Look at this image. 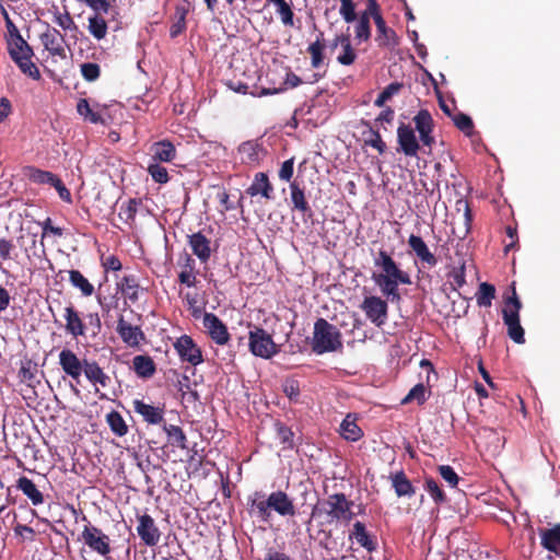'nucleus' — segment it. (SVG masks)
<instances>
[{"label": "nucleus", "mask_w": 560, "mask_h": 560, "mask_svg": "<svg viewBox=\"0 0 560 560\" xmlns=\"http://www.w3.org/2000/svg\"><path fill=\"white\" fill-rule=\"evenodd\" d=\"M174 349L183 362H188L194 366L203 362L201 349L188 335L177 338L174 342Z\"/></svg>", "instance_id": "obj_7"}, {"label": "nucleus", "mask_w": 560, "mask_h": 560, "mask_svg": "<svg viewBox=\"0 0 560 560\" xmlns=\"http://www.w3.org/2000/svg\"><path fill=\"white\" fill-rule=\"evenodd\" d=\"M289 188L292 211L300 212L304 221L311 220L314 212L306 199L304 188L296 180L291 182Z\"/></svg>", "instance_id": "obj_13"}, {"label": "nucleus", "mask_w": 560, "mask_h": 560, "mask_svg": "<svg viewBox=\"0 0 560 560\" xmlns=\"http://www.w3.org/2000/svg\"><path fill=\"white\" fill-rule=\"evenodd\" d=\"M39 39L51 56L66 58L65 35L60 31L46 24V31L39 35Z\"/></svg>", "instance_id": "obj_11"}, {"label": "nucleus", "mask_w": 560, "mask_h": 560, "mask_svg": "<svg viewBox=\"0 0 560 560\" xmlns=\"http://www.w3.org/2000/svg\"><path fill=\"white\" fill-rule=\"evenodd\" d=\"M8 51L12 60H14V57L34 56L32 47L22 36L9 38Z\"/></svg>", "instance_id": "obj_37"}, {"label": "nucleus", "mask_w": 560, "mask_h": 560, "mask_svg": "<svg viewBox=\"0 0 560 560\" xmlns=\"http://www.w3.org/2000/svg\"><path fill=\"white\" fill-rule=\"evenodd\" d=\"M88 30L95 39L101 40L107 35V22L100 13H95L89 18Z\"/></svg>", "instance_id": "obj_40"}, {"label": "nucleus", "mask_w": 560, "mask_h": 560, "mask_svg": "<svg viewBox=\"0 0 560 560\" xmlns=\"http://www.w3.org/2000/svg\"><path fill=\"white\" fill-rule=\"evenodd\" d=\"M369 11L376 25L375 42L377 43V46L382 48H394L397 46L398 37L393 28L387 27L385 20L380 13V7L377 5L376 10Z\"/></svg>", "instance_id": "obj_8"}, {"label": "nucleus", "mask_w": 560, "mask_h": 560, "mask_svg": "<svg viewBox=\"0 0 560 560\" xmlns=\"http://www.w3.org/2000/svg\"><path fill=\"white\" fill-rule=\"evenodd\" d=\"M106 422L115 435L125 436L128 433V425L118 411L112 410L108 412L106 415Z\"/></svg>", "instance_id": "obj_42"}, {"label": "nucleus", "mask_w": 560, "mask_h": 560, "mask_svg": "<svg viewBox=\"0 0 560 560\" xmlns=\"http://www.w3.org/2000/svg\"><path fill=\"white\" fill-rule=\"evenodd\" d=\"M77 112L80 116H82L85 120L92 124H104L105 120L102 115L97 112H94L88 100L80 98L77 103Z\"/></svg>", "instance_id": "obj_44"}, {"label": "nucleus", "mask_w": 560, "mask_h": 560, "mask_svg": "<svg viewBox=\"0 0 560 560\" xmlns=\"http://www.w3.org/2000/svg\"><path fill=\"white\" fill-rule=\"evenodd\" d=\"M27 177L28 179L38 185H49L52 186L55 180H57L58 176L49 171H43L37 167L31 166L27 168Z\"/></svg>", "instance_id": "obj_41"}, {"label": "nucleus", "mask_w": 560, "mask_h": 560, "mask_svg": "<svg viewBox=\"0 0 560 560\" xmlns=\"http://www.w3.org/2000/svg\"><path fill=\"white\" fill-rule=\"evenodd\" d=\"M241 162L248 165L258 164L265 151L260 144L255 141L243 142L238 147Z\"/></svg>", "instance_id": "obj_29"}, {"label": "nucleus", "mask_w": 560, "mask_h": 560, "mask_svg": "<svg viewBox=\"0 0 560 560\" xmlns=\"http://www.w3.org/2000/svg\"><path fill=\"white\" fill-rule=\"evenodd\" d=\"M69 273V282L72 287L78 289L82 296L89 298L94 293V285L89 281L84 275L77 269H72L68 271Z\"/></svg>", "instance_id": "obj_36"}, {"label": "nucleus", "mask_w": 560, "mask_h": 560, "mask_svg": "<svg viewBox=\"0 0 560 560\" xmlns=\"http://www.w3.org/2000/svg\"><path fill=\"white\" fill-rule=\"evenodd\" d=\"M512 295L505 298L504 307L502 310V317L504 324L517 323L520 322V311L522 308V303L516 294L515 285L511 287Z\"/></svg>", "instance_id": "obj_26"}, {"label": "nucleus", "mask_w": 560, "mask_h": 560, "mask_svg": "<svg viewBox=\"0 0 560 560\" xmlns=\"http://www.w3.org/2000/svg\"><path fill=\"white\" fill-rule=\"evenodd\" d=\"M151 152L153 163H168L176 158V149L174 144L168 140L154 142L151 145Z\"/></svg>", "instance_id": "obj_27"}, {"label": "nucleus", "mask_w": 560, "mask_h": 560, "mask_svg": "<svg viewBox=\"0 0 560 560\" xmlns=\"http://www.w3.org/2000/svg\"><path fill=\"white\" fill-rule=\"evenodd\" d=\"M397 142L399 148L398 152L404 153L406 156L415 158L420 150L419 141L416 137L415 130L410 125L401 122L397 128Z\"/></svg>", "instance_id": "obj_9"}, {"label": "nucleus", "mask_w": 560, "mask_h": 560, "mask_svg": "<svg viewBox=\"0 0 560 560\" xmlns=\"http://www.w3.org/2000/svg\"><path fill=\"white\" fill-rule=\"evenodd\" d=\"M323 37L324 34L320 32L316 40L307 47V52L311 55V65L313 68H319L324 62V50L326 45Z\"/></svg>", "instance_id": "obj_39"}, {"label": "nucleus", "mask_w": 560, "mask_h": 560, "mask_svg": "<svg viewBox=\"0 0 560 560\" xmlns=\"http://www.w3.org/2000/svg\"><path fill=\"white\" fill-rule=\"evenodd\" d=\"M342 52L337 57V61L342 66H351L357 59V52L350 40V35L341 39Z\"/></svg>", "instance_id": "obj_46"}, {"label": "nucleus", "mask_w": 560, "mask_h": 560, "mask_svg": "<svg viewBox=\"0 0 560 560\" xmlns=\"http://www.w3.org/2000/svg\"><path fill=\"white\" fill-rule=\"evenodd\" d=\"M373 264L380 271L372 273V280L380 288L382 294L390 301H399V284H411V278L408 272L404 271L398 262L395 261L392 254L386 249H378L373 253Z\"/></svg>", "instance_id": "obj_1"}, {"label": "nucleus", "mask_w": 560, "mask_h": 560, "mask_svg": "<svg viewBox=\"0 0 560 560\" xmlns=\"http://www.w3.org/2000/svg\"><path fill=\"white\" fill-rule=\"evenodd\" d=\"M452 120L455 127L465 136L471 137L474 135V121L468 115L464 113H457L452 116Z\"/></svg>", "instance_id": "obj_48"}, {"label": "nucleus", "mask_w": 560, "mask_h": 560, "mask_svg": "<svg viewBox=\"0 0 560 560\" xmlns=\"http://www.w3.org/2000/svg\"><path fill=\"white\" fill-rule=\"evenodd\" d=\"M360 307L375 326L382 327L386 323L388 304L382 298L376 295L365 296Z\"/></svg>", "instance_id": "obj_6"}, {"label": "nucleus", "mask_w": 560, "mask_h": 560, "mask_svg": "<svg viewBox=\"0 0 560 560\" xmlns=\"http://www.w3.org/2000/svg\"><path fill=\"white\" fill-rule=\"evenodd\" d=\"M54 22L65 31H72L78 28L73 18L68 11H65V13L56 11L54 13Z\"/></svg>", "instance_id": "obj_58"}, {"label": "nucleus", "mask_w": 560, "mask_h": 560, "mask_svg": "<svg viewBox=\"0 0 560 560\" xmlns=\"http://www.w3.org/2000/svg\"><path fill=\"white\" fill-rule=\"evenodd\" d=\"M416 130L419 132L420 141L423 145L431 148L435 142L432 136L434 121L428 109H420L413 117Z\"/></svg>", "instance_id": "obj_12"}, {"label": "nucleus", "mask_w": 560, "mask_h": 560, "mask_svg": "<svg viewBox=\"0 0 560 560\" xmlns=\"http://www.w3.org/2000/svg\"><path fill=\"white\" fill-rule=\"evenodd\" d=\"M137 533L147 546L153 547L160 541L161 533L149 514L138 516Z\"/></svg>", "instance_id": "obj_14"}, {"label": "nucleus", "mask_w": 560, "mask_h": 560, "mask_svg": "<svg viewBox=\"0 0 560 560\" xmlns=\"http://www.w3.org/2000/svg\"><path fill=\"white\" fill-rule=\"evenodd\" d=\"M341 348L342 341L339 329L325 318H318L314 324L312 351L316 354H323Z\"/></svg>", "instance_id": "obj_3"}, {"label": "nucleus", "mask_w": 560, "mask_h": 560, "mask_svg": "<svg viewBox=\"0 0 560 560\" xmlns=\"http://www.w3.org/2000/svg\"><path fill=\"white\" fill-rule=\"evenodd\" d=\"M390 481L397 497L411 498L415 495L416 489L402 470L393 474Z\"/></svg>", "instance_id": "obj_32"}, {"label": "nucleus", "mask_w": 560, "mask_h": 560, "mask_svg": "<svg viewBox=\"0 0 560 560\" xmlns=\"http://www.w3.org/2000/svg\"><path fill=\"white\" fill-rule=\"evenodd\" d=\"M138 201L136 199H129L126 205L120 208L119 217L126 222H133L137 214Z\"/></svg>", "instance_id": "obj_60"}, {"label": "nucleus", "mask_w": 560, "mask_h": 560, "mask_svg": "<svg viewBox=\"0 0 560 560\" xmlns=\"http://www.w3.org/2000/svg\"><path fill=\"white\" fill-rule=\"evenodd\" d=\"M81 74L88 82L96 81L101 75V68L95 62H84L80 66Z\"/></svg>", "instance_id": "obj_55"}, {"label": "nucleus", "mask_w": 560, "mask_h": 560, "mask_svg": "<svg viewBox=\"0 0 560 560\" xmlns=\"http://www.w3.org/2000/svg\"><path fill=\"white\" fill-rule=\"evenodd\" d=\"M63 318L66 320L65 329L67 334L73 338L85 336L86 325L79 311L72 304L65 307Z\"/></svg>", "instance_id": "obj_16"}, {"label": "nucleus", "mask_w": 560, "mask_h": 560, "mask_svg": "<svg viewBox=\"0 0 560 560\" xmlns=\"http://www.w3.org/2000/svg\"><path fill=\"white\" fill-rule=\"evenodd\" d=\"M402 88V83L392 82L388 84L376 97L374 105L376 107H383L385 103L397 94Z\"/></svg>", "instance_id": "obj_51"}, {"label": "nucleus", "mask_w": 560, "mask_h": 560, "mask_svg": "<svg viewBox=\"0 0 560 560\" xmlns=\"http://www.w3.org/2000/svg\"><path fill=\"white\" fill-rule=\"evenodd\" d=\"M424 489L431 495V498L436 504L440 505L446 501V495L444 491L440 488L436 480H434L432 477H427L424 479Z\"/></svg>", "instance_id": "obj_49"}, {"label": "nucleus", "mask_w": 560, "mask_h": 560, "mask_svg": "<svg viewBox=\"0 0 560 560\" xmlns=\"http://www.w3.org/2000/svg\"><path fill=\"white\" fill-rule=\"evenodd\" d=\"M495 298V288L493 284L488 282L480 283L476 293L478 306L489 307L492 304V300Z\"/></svg>", "instance_id": "obj_45"}, {"label": "nucleus", "mask_w": 560, "mask_h": 560, "mask_svg": "<svg viewBox=\"0 0 560 560\" xmlns=\"http://www.w3.org/2000/svg\"><path fill=\"white\" fill-rule=\"evenodd\" d=\"M85 377L94 385L98 384L102 387H107L110 383V377L103 371L96 361L83 360V370Z\"/></svg>", "instance_id": "obj_28"}, {"label": "nucleus", "mask_w": 560, "mask_h": 560, "mask_svg": "<svg viewBox=\"0 0 560 560\" xmlns=\"http://www.w3.org/2000/svg\"><path fill=\"white\" fill-rule=\"evenodd\" d=\"M371 36L370 15L368 12L361 14L355 25V38L366 42Z\"/></svg>", "instance_id": "obj_50"}, {"label": "nucleus", "mask_w": 560, "mask_h": 560, "mask_svg": "<svg viewBox=\"0 0 560 560\" xmlns=\"http://www.w3.org/2000/svg\"><path fill=\"white\" fill-rule=\"evenodd\" d=\"M340 434L347 441L355 442L361 439L363 432L351 415H347L340 424Z\"/></svg>", "instance_id": "obj_38"}, {"label": "nucleus", "mask_w": 560, "mask_h": 560, "mask_svg": "<svg viewBox=\"0 0 560 560\" xmlns=\"http://www.w3.org/2000/svg\"><path fill=\"white\" fill-rule=\"evenodd\" d=\"M408 246L416 257L421 261L423 267L433 268L438 265V258L429 249L421 236L411 234L408 238Z\"/></svg>", "instance_id": "obj_15"}, {"label": "nucleus", "mask_w": 560, "mask_h": 560, "mask_svg": "<svg viewBox=\"0 0 560 560\" xmlns=\"http://www.w3.org/2000/svg\"><path fill=\"white\" fill-rule=\"evenodd\" d=\"M427 388L422 383L415 385L408 395L401 400L402 404H408L416 400L419 405H422L427 400Z\"/></svg>", "instance_id": "obj_53"}, {"label": "nucleus", "mask_w": 560, "mask_h": 560, "mask_svg": "<svg viewBox=\"0 0 560 560\" xmlns=\"http://www.w3.org/2000/svg\"><path fill=\"white\" fill-rule=\"evenodd\" d=\"M135 373L141 378H150L156 371L155 363L150 355L139 354L132 359Z\"/></svg>", "instance_id": "obj_34"}, {"label": "nucleus", "mask_w": 560, "mask_h": 560, "mask_svg": "<svg viewBox=\"0 0 560 560\" xmlns=\"http://www.w3.org/2000/svg\"><path fill=\"white\" fill-rule=\"evenodd\" d=\"M38 365L36 362L28 358H24L20 362V370L18 373V377L21 383L27 385L31 388H35L39 383V378L37 377Z\"/></svg>", "instance_id": "obj_24"}, {"label": "nucleus", "mask_w": 560, "mask_h": 560, "mask_svg": "<svg viewBox=\"0 0 560 560\" xmlns=\"http://www.w3.org/2000/svg\"><path fill=\"white\" fill-rule=\"evenodd\" d=\"M81 539L92 551L102 557H107L110 553L109 537L90 522L84 526Z\"/></svg>", "instance_id": "obj_5"}, {"label": "nucleus", "mask_w": 560, "mask_h": 560, "mask_svg": "<svg viewBox=\"0 0 560 560\" xmlns=\"http://www.w3.org/2000/svg\"><path fill=\"white\" fill-rule=\"evenodd\" d=\"M539 535L541 538V546L555 553L560 552V523L556 524L552 528L540 529Z\"/></svg>", "instance_id": "obj_33"}, {"label": "nucleus", "mask_w": 560, "mask_h": 560, "mask_svg": "<svg viewBox=\"0 0 560 560\" xmlns=\"http://www.w3.org/2000/svg\"><path fill=\"white\" fill-rule=\"evenodd\" d=\"M133 410L149 424H161L164 421V407H155L141 399L133 400Z\"/></svg>", "instance_id": "obj_21"}, {"label": "nucleus", "mask_w": 560, "mask_h": 560, "mask_svg": "<svg viewBox=\"0 0 560 560\" xmlns=\"http://www.w3.org/2000/svg\"><path fill=\"white\" fill-rule=\"evenodd\" d=\"M264 497L261 492H255L254 498L248 499L249 513L255 514L262 522H268L271 517V509L268 498L264 499Z\"/></svg>", "instance_id": "obj_31"}, {"label": "nucleus", "mask_w": 560, "mask_h": 560, "mask_svg": "<svg viewBox=\"0 0 560 560\" xmlns=\"http://www.w3.org/2000/svg\"><path fill=\"white\" fill-rule=\"evenodd\" d=\"M368 132L370 138L364 139V144L376 149L380 154H383L386 151V143L383 141L378 130L370 128Z\"/></svg>", "instance_id": "obj_56"}, {"label": "nucleus", "mask_w": 560, "mask_h": 560, "mask_svg": "<svg viewBox=\"0 0 560 560\" xmlns=\"http://www.w3.org/2000/svg\"><path fill=\"white\" fill-rule=\"evenodd\" d=\"M349 539H354L358 545L366 549L369 552L374 551L377 547L375 538L370 535L365 525L360 521H357L353 524V528L349 534Z\"/></svg>", "instance_id": "obj_25"}, {"label": "nucleus", "mask_w": 560, "mask_h": 560, "mask_svg": "<svg viewBox=\"0 0 560 560\" xmlns=\"http://www.w3.org/2000/svg\"><path fill=\"white\" fill-rule=\"evenodd\" d=\"M439 472L441 475V477L451 486V487H456L458 481H459V477L458 475L455 472V470L453 469V467H451L450 465H441L439 466Z\"/></svg>", "instance_id": "obj_63"}, {"label": "nucleus", "mask_w": 560, "mask_h": 560, "mask_svg": "<svg viewBox=\"0 0 560 560\" xmlns=\"http://www.w3.org/2000/svg\"><path fill=\"white\" fill-rule=\"evenodd\" d=\"M15 487L32 502L34 506L42 505L45 502L43 492L32 479L21 476L16 480Z\"/></svg>", "instance_id": "obj_23"}, {"label": "nucleus", "mask_w": 560, "mask_h": 560, "mask_svg": "<svg viewBox=\"0 0 560 560\" xmlns=\"http://www.w3.org/2000/svg\"><path fill=\"white\" fill-rule=\"evenodd\" d=\"M277 438L282 444H287L289 447L293 446V432L284 423L277 421L275 423Z\"/></svg>", "instance_id": "obj_59"}, {"label": "nucleus", "mask_w": 560, "mask_h": 560, "mask_svg": "<svg viewBox=\"0 0 560 560\" xmlns=\"http://www.w3.org/2000/svg\"><path fill=\"white\" fill-rule=\"evenodd\" d=\"M340 14L347 23H351L357 19L355 5L352 0H340Z\"/></svg>", "instance_id": "obj_62"}, {"label": "nucleus", "mask_w": 560, "mask_h": 560, "mask_svg": "<svg viewBox=\"0 0 560 560\" xmlns=\"http://www.w3.org/2000/svg\"><path fill=\"white\" fill-rule=\"evenodd\" d=\"M188 244L194 255L198 257L201 262H207L212 254L211 240L201 232L188 235Z\"/></svg>", "instance_id": "obj_22"}, {"label": "nucleus", "mask_w": 560, "mask_h": 560, "mask_svg": "<svg viewBox=\"0 0 560 560\" xmlns=\"http://www.w3.org/2000/svg\"><path fill=\"white\" fill-rule=\"evenodd\" d=\"M277 8V13L280 16L281 22L285 26H293L294 25V13L293 10L285 0H272V3Z\"/></svg>", "instance_id": "obj_47"}, {"label": "nucleus", "mask_w": 560, "mask_h": 560, "mask_svg": "<svg viewBox=\"0 0 560 560\" xmlns=\"http://www.w3.org/2000/svg\"><path fill=\"white\" fill-rule=\"evenodd\" d=\"M268 504L271 511L273 510L281 516H294L296 514L293 501L284 491L278 490L271 492L268 495Z\"/></svg>", "instance_id": "obj_18"}, {"label": "nucleus", "mask_w": 560, "mask_h": 560, "mask_svg": "<svg viewBox=\"0 0 560 560\" xmlns=\"http://www.w3.org/2000/svg\"><path fill=\"white\" fill-rule=\"evenodd\" d=\"M147 171L158 184H166L170 180L167 170L159 163H150Z\"/></svg>", "instance_id": "obj_52"}, {"label": "nucleus", "mask_w": 560, "mask_h": 560, "mask_svg": "<svg viewBox=\"0 0 560 560\" xmlns=\"http://www.w3.org/2000/svg\"><path fill=\"white\" fill-rule=\"evenodd\" d=\"M117 290L131 303L138 302L139 293L142 291L137 277L133 275L124 276L117 282Z\"/></svg>", "instance_id": "obj_30"}, {"label": "nucleus", "mask_w": 560, "mask_h": 560, "mask_svg": "<svg viewBox=\"0 0 560 560\" xmlns=\"http://www.w3.org/2000/svg\"><path fill=\"white\" fill-rule=\"evenodd\" d=\"M163 430L167 435V443L180 450H187V436L183 429L175 424H166L164 423Z\"/></svg>", "instance_id": "obj_35"}, {"label": "nucleus", "mask_w": 560, "mask_h": 560, "mask_svg": "<svg viewBox=\"0 0 560 560\" xmlns=\"http://www.w3.org/2000/svg\"><path fill=\"white\" fill-rule=\"evenodd\" d=\"M353 501L347 499L345 493H334L327 497L319 506L315 505L312 516L325 514L328 523L349 524L353 517Z\"/></svg>", "instance_id": "obj_2"}, {"label": "nucleus", "mask_w": 560, "mask_h": 560, "mask_svg": "<svg viewBox=\"0 0 560 560\" xmlns=\"http://www.w3.org/2000/svg\"><path fill=\"white\" fill-rule=\"evenodd\" d=\"M203 327L207 329L210 338L220 346H224L230 340V334L226 325L213 313H205L202 316Z\"/></svg>", "instance_id": "obj_10"}, {"label": "nucleus", "mask_w": 560, "mask_h": 560, "mask_svg": "<svg viewBox=\"0 0 560 560\" xmlns=\"http://www.w3.org/2000/svg\"><path fill=\"white\" fill-rule=\"evenodd\" d=\"M37 235L31 232H21V234L16 237L19 247L26 254H28V252L35 247Z\"/></svg>", "instance_id": "obj_57"}, {"label": "nucleus", "mask_w": 560, "mask_h": 560, "mask_svg": "<svg viewBox=\"0 0 560 560\" xmlns=\"http://www.w3.org/2000/svg\"><path fill=\"white\" fill-rule=\"evenodd\" d=\"M249 328L248 347L255 357L270 359L279 352V347L267 330L257 325H249Z\"/></svg>", "instance_id": "obj_4"}, {"label": "nucleus", "mask_w": 560, "mask_h": 560, "mask_svg": "<svg viewBox=\"0 0 560 560\" xmlns=\"http://www.w3.org/2000/svg\"><path fill=\"white\" fill-rule=\"evenodd\" d=\"M212 188L215 190V199L220 205V211L222 213L235 208L234 203L230 200V196L224 187L213 186Z\"/></svg>", "instance_id": "obj_54"}, {"label": "nucleus", "mask_w": 560, "mask_h": 560, "mask_svg": "<svg viewBox=\"0 0 560 560\" xmlns=\"http://www.w3.org/2000/svg\"><path fill=\"white\" fill-rule=\"evenodd\" d=\"M505 325L508 327V335H509V337L515 343L522 345V343L525 342L524 329L521 326V322L510 323V324H505Z\"/></svg>", "instance_id": "obj_61"}, {"label": "nucleus", "mask_w": 560, "mask_h": 560, "mask_svg": "<svg viewBox=\"0 0 560 560\" xmlns=\"http://www.w3.org/2000/svg\"><path fill=\"white\" fill-rule=\"evenodd\" d=\"M246 194L250 197L261 196L267 200L273 199V186L268 175L264 172L256 173L252 184L246 189Z\"/></svg>", "instance_id": "obj_20"}, {"label": "nucleus", "mask_w": 560, "mask_h": 560, "mask_svg": "<svg viewBox=\"0 0 560 560\" xmlns=\"http://www.w3.org/2000/svg\"><path fill=\"white\" fill-rule=\"evenodd\" d=\"M283 393L291 400L296 402L300 397V384L298 381L290 380L283 384Z\"/></svg>", "instance_id": "obj_64"}, {"label": "nucleus", "mask_w": 560, "mask_h": 560, "mask_svg": "<svg viewBox=\"0 0 560 560\" xmlns=\"http://www.w3.org/2000/svg\"><path fill=\"white\" fill-rule=\"evenodd\" d=\"M116 331L121 340L129 347H138L144 340V334L140 326H132L122 316L117 322Z\"/></svg>", "instance_id": "obj_17"}, {"label": "nucleus", "mask_w": 560, "mask_h": 560, "mask_svg": "<svg viewBox=\"0 0 560 560\" xmlns=\"http://www.w3.org/2000/svg\"><path fill=\"white\" fill-rule=\"evenodd\" d=\"M32 57L33 56L14 57L13 61L24 74L32 78L33 80H39L42 78L40 71L32 61Z\"/></svg>", "instance_id": "obj_43"}, {"label": "nucleus", "mask_w": 560, "mask_h": 560, "mask_svg": "<svg viewBox=\"0 0 560 560\" xmlns=\"http://www.w3.org/2000/svg\"><path fill=\"white\" fill-rule=\"evenodd\" d=\"M59 364L67 375L79 381L83 370V361H81L73 351L63 349L59 353Z\"/></svg>", "instance_id": "obj_19"}]
</instances>
